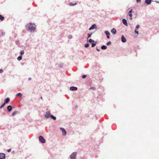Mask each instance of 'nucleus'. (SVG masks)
Returning a JSON list of instances; mask_svg holds the SVG:
<instances>
[{
    "mask_svg": "<svg viewBox=\"0 0 159 159\" xmlns=\"http://www.w3.org/2000/svg\"><path fill=\"white\" fill-rule=\"evenodd\" d=\"M10 101V98H8L4 100V103L5 104L7 103Z\"/></svg>",
    "mask_w": 159,
    "mask_h": 159,
    "instance_id": "obj_11",
    "label": "nucleus"
},
{
    "mask_svg": "<svg viewBox=\"0 0 159 159\" xmlns=\"http://www.w3.org/2000/svg\"><path fill=\"white\" fill-rule=\"evenodd\" d=\"M111 44V42L110 41H109L107 43V45L108 46V45H110Z\"/></svg>",
    "mask_w": 159,
    "mask_h": 159,
    "instance_id": "obj_30",
    "label": "nucleus"
},
{
    "mask_svg": "<svg viewBox=\"0 0 159 159\" xmlns=\"http://www.w3.org/2000/svg\"><path fill=\"white\" fill-rule=\"evenodd\" d=\"M96 50L98 51H100V50L97 48H96Z\"/></svg>",
    "mask_w": 159,
    "mask_h": 159,
    "instance_id": "obj_39",
    "label": "nucleus"
},
{
    "mask_svg": "<svg viewBox=\"0 0 159 159\" xmlns=\"http://www.w3.org/2000/svg\"><path fill=\"white\" fill-rule=\"evenodd\" d=\"M50 117L53 120H55L56 119V117L52 115H51Z\"/></svg>",
    "mask_w": 159,
    "mask_h": 159,
    "instance_id": "obj_16",
    "label": "nucleus"
},
{
    "mask_svg": "<svg viewBox=\"0 0 159 159\" xmlns=\"http://www.w3.org/2000/svg\"><path fill=\"white\" fill-rule=\"evenodd\" d=\"M22 94L20 93H19L17 94L16 95V96H20V97H21L22 96Z\"/></svg>",
    "mask_w": 159,
    "mask_h": 159,
    "instance_id": "obj_22",
    "label": "nucleus"
},
{
    "mask_svg": "<svg viewBox=\"0 0 159 159\" xmlns=\"http://www.w3.org/2000/svg\"><path fill=\"white\" fill-rule=\"evenodd\" d=\"M130 17V20H132V17Z\"/></svg>",
    "mask_w": 159,
    "mask_h": 159,
    "instance_id": "obj_43",
    "label": "nucleus"
},
{
    "mask_svg": "<svg viewBox=\"0 0 159 159\" xmlns=\"http://www.w3.org/2000/svg\"><path fill=\"white\" fill-rule=\"evenodd\" d=\"M31 80V78H28V80Z\"/></svg>",
    "mask_w": 159,
    "mask_h": 159,
    "instance_id": "obj_42",
    "label": "nucleus"
},
{
    "mask_svg": "<svg viewBox=\"0 0 159 159\" xmlns=\"http://www.w3.org/2000/svg\"><path fill=\"white\" fill-rule=\"evenodd\" d=\"M111 32L113 34H116V31L115 29L113 28L111 29Z\"/></svg>",
    "mask_w": 159,
    "mask_h": 159,
    "instance_id": "obj_13",
    "label": "nucleus"
},
{
    "mask_svg": "<svg viewBox=\"0 0 159 159\" xmlns=\"http://www.w3.org/2000/svg\"><path fill=\"white\" fill-rule=\"evenodd\" d=\"M39 140L43 143H44L45 142V140L42 136H40L39 137Z\"/></svg>",
    "mask_w": 159,
    "mask_h": 159,
    "instance_id": "obj_3",
    "label": "nucleus"
},
{
    "mask_svg": "<svg viewBox=\"0 0 159 159\" xmlns=\"http://www.w3.org/2000/svg\"><path fill=\"white\" fill-rule=\"evenodd\" d=\"M60 130L62 132L63 135V136L66 135V130H65V129L64 128H61V127L60 128Z\"/></svg>",
    "mask_w": 159,
    "mask_h": 159,
    "instance_id": "obj_5",
    "label": "nucleus"
},
{
    "mask_svg": "<svg viewBox=\"0 0 159 159\" xmlns=\"http://www.w3.org/2000/svg\"><path fill=\"white\" fill-rule=\"evenodd\" d=\"M22 59V57L21 56H19L17 58V60L19 61L21 60Z\"/></svg>",
    "mask_w": 159,
    "mask_h": 159,
    "instance_id": "obj_21",
    "label": "nucleus"
},
{
    "mask_svg": "<svg viewBox=\"0 0 159 159\" xmlns=\"http://www.w3.org/2000/svg\"><path fill=\"white\" fill-rule=\"evenodd\" d=\"M41 99H43L42 97H41Z\"/></svg>",
    "mask_w": 159,
    "mask_h": 159,
    "instance_id": "obj_45",
    "label": "nucleus"
},
{
    "mask_svg": "<svg viewBox=\"0 0 159 159\" xmlns=\"http://www.w3.org/2000/svg\"><path fill=\"white\" fill-rule=\"evenodd\" d=\"M51 115L50 112L49 111H48L46 112V114L44 116L46 119H47L50 117Z\"/></svg>",
    "mask_w": 159,
    "mask_h": 159,
    "instance_id": "obj_4",
    "label": "nucleus"
},
{
    "mask_svg": "<svg viewBox=\"0 0 159 159\" xmlns=\"http://www.w3.org/2000/svg\"><path fill=\"white\" fill-rule=\"evenodd\" d=\"M77 152H73L70 156V159H76Z\"/></svg>",
    "mask_w": 159,
    "mask_h": 159,
    "instance_id": "obj_2",
    "label": "nucleus"
},
{
    "mask_svg": "<svg viewBox=\"0 0 159 159\" xmlns=\"http://www.w3.org/2000/svg\"><path fill=\"white\" fill-rule=\"evenodd\" d=\"M5 34V33L4 32H2V36H4Z\"/></svg>",
    "mask_w": 159,
    "mask_h": 159,
    "instance_id": "obj_35",
    "label": "nucleus"
},
{
    "mask_svg": "<svg viewBox=\"0 0 159 159\" xmlns=\"http://www.w3.org/2000/svg\"><path fill=\"white\" fill-rule=\"evenodd\" d=\"M105 33L107 35H110L109 32L107 30L105 31Z\"/></svg>",
    "mask_w": 159,
    "mask_h": 159,
    "instance_id": "obj_20",
    "label": "nucleus"
},
{
    "mask_svg": "<svg viewBox=\"0 0 159 159\" xmlns=\"http://www.w3.org/2000/svg\"><path fill=\"white\" fill-rule=\"evenodd\" d=\"M70 89L71 91H76L77 89L76 87L71 86L70 88Z\"/></svg>",
    "mask_w": 159,
    "mask_h": 159,
    "instance_id": "obj_10",
    "label": "nucleus"
},
{
    "mask_svg": "<svg viewBox=\"0 0 159 159\" xmlns=\"http://www.w3.org/2000/svg\"><path fill=\"white\" fill-rule=\"evenodd\" d=\"M156 2L159 3V2L158 1H156Z\"/></svg>",
    "mask_w": 159,
    "mask_h": 159,
    "instance_id": "obj_44",
    "label": "nucleus"
},
{
    "mask_svg": "<svg viewBox=\"0 0 159 159\" xmlns=\"http://www.w3.org/2000/svg\"><path fill=\"white\" fill-rule=\"evenodd\" d=\"M5 105V104L4 103H3V104H2V105L0 107V109H1L2 108H3Z\"/></svg>",
    "mask_w": 159,
    "mask_h": 159,
    "instance_id": "obj_27",
    "label": "nucleus"
},
{
    "mask_svg": "<svg viewBox=\"0 0 159 159\" xmlns=\"http://www.w3.org/2000/svg\"><path fill=\"white\" fill-rule=\"evenodd\" d=\"M7 110L8 111L10 112L11 111L12 109V107L11 106H8L7 107Z\"/></svg>",
    "mask_w": 159,
    "mask_h": 159,
    "instance_id": "obj_14",
    "label": "nucleus"
},
{
    "mask_svg": "<svg viewBox=\"0 0 159 159\" xmlns=\"http://www.w3.org/2000/svg\"><path fill=\"white\" fill-rule=\"evenodd\" d=\"M16 44L19 43V41H16Z\"/></svg>",
    "mask_w": 159,
    "mask_h": 159,
    "instance_id": "obj_41",
    "label": "nucleus"
},
{
    "mask_svg": "<svg viewBox=\"0 0 159 159\" xmlns=\"http://www.w3.org/2000/svg\"><path fill=\"white\" fill-rule=\"evenodd\" d=\"M90 89H92L93 90H95L96 89V88L94 87H91L90 88Z\"/></svg>",
    "mask_w": 159,
    "mask_h": 159,
    "instance_id": "obj_31",
    "label": "nucleus"
},
{
    "mask_svg": "<svg viewBox=\"0 0 159 159\" xmlns=\"http://www.w3.org/2000/svg\"><path fill=\"white\" fill-rule=\"evenodd\" d=\"M96 42L94 43H92V47H93L96 45Z\"/></svg>",
    "mask_w": 159,
    "mask_h": 159,
    "instance_id": "obj_26",
    "label": "nucleus"
},
{
    "mask_svg": "<svg viewBox=\"0 0 159 159\" xmlns=\"http://www.w3.org/2000/svg\"><path fill=\"white\" fill-rule=\"evenodd\" d=\"M101 48L103 50L106 49L107 48V47L106 45H102V46Z\"/></svg>",
    "mask_w": 159,
    "mask_h": 159,
    "instance_id": "obj_17",
    "label": "nucleus"
},
{
    "mask_svg": "<svg viewBox=\"0 0 159 159\" xmlns=\"http://www.w3.org/2000/svg\"><path fill=\"white\" fill-rule=\"evenodd\" d=\"M4 17L2 15H0V20L2 21L4 19Z\"/></svg>",
    "mask_w": 159,
    "mask_h": 159,
    "instance_id": "obj_19",
    "label": "nucleus"
},
{
    "mask_svg": "<svg viewBox=\"0 0 159 159\" xmlns=\"http://www.w3.org/2000/svg\"><path fill=\"white\" fill-rule=\"evenodd\" d=\"M152 1V0H145V3L147 5H149L151 3Z\"/></svg>",
    "mask_w": 159,
    "mask_h": 159,
    "instance_id": "obj_8",
    "label": "nucleus"
},
{
    "mask_svg": "<svg viewBox=\"0 0 159 159\" xmlns=\"http://www.w3.org/2000/svg\"><path fill=\"white\" fill-rule=\"evenodd\" d=\"M17 112L16 111H15L12 114V116H14L17 114Z\"/></svg>",
    "mask_w": 159,
    "mask_h": 159,
    "instance_id": "obj_23",
    "label": "nucleus"
},
{
    "mask_svg": "<svg viewBox=\"0 0 159 159\" xmlns=\"http://www.w3.org/2000/svg\"><path fill=\"white\" fill-rule=\"evenodd\" d=\"M93 33H92L91 34H88V38H90L91 37V36L92 34Z\"/></svg>",
    "mask_w": 159,
    "mask_h": 159,
    "instance_id": "obj_25",
    "label": "nucleus"
},
{
    "mask_svg": "<svg viewBox=\"0 0 159 159\" xmlns=\"http://www.w3.org/2000/svg\"><path fill=\"white\" fill-rule=\"evenodd\" d=\"M5 155L4 153H0V159H5Z\"/></svg>",
    "mask_w": 159,
    "mask_h": 159,
    "instance_id": "obj_7",
    "label": "nucleus"
},
{
    "mask_svg": "<svg viewBox=\"0 0 159 159\" xmlns=\"http://www.w3.org/2000/svg\"><path fill=\"white\" fill-rule=\"evenodd\" d=\"M122 22L123 23V24L124 25H125L126 26H127V20L125 19H122Z\"/></svg>",
    "mask_w": 159,
    "mask_h": 159,
    "instance_id": "obj_12",
    "label": "nucleus"
},
{
    "mask_svg": "<svg viewBox=\"0 0 159 159\" xmlns=\"http://www.w3.org/2000/svg\"><path fill=\"white\" fill-rule=\"evenodd\" d=\"M3 72V70L2 69H0V73H2Z\"/></svg>",
    "mask_w": 159,
    "mask_h": 159,
    "instance_id": "obj_38",
    "label": "nucleus"
},
{
    "mask_svg": "<svg viewBox=\"0 0 159 159\" xmlns=\"http://www.w3.org/2000/svg\"><path fill=\"white\" fill-rule=\"evenodd\" d=\"M97 28V27L95 24H94L92 25V26L89 28V30H91L94 29H96Z\"/></svg>",
    "mask_w": 159,
    "mask_h": 159,
    "instance_id": "obj_6",
    "label": "nucleus"
},
{
    "mask_svg": "<svg viewBox=\"0 0 159 159\" xmlns=\"http://www.w3.org/2000/svg\"><path fill=\"white\" fill-rule=\"evenodd\" d=\"M11 149H9L7 150V151L8 152H9L11 151Z\"/></svg>",
    "mask_w": 159,
    "mask_h": 159,
    "instance_id": "obj_37",
    "label": "nucleus"
},
{
    "mask_svg": "<svg viewBox=\"0 0 159 159\" xmlns=\"http://www.w3.org/2000/svg\"><path fill=\"white\" fill-rule=\"evenodd\" d=\"M24 51L23 50H22L20 51V54H21V55H22L23 54H24Z\"/></svg>",
    "mask_w": 159,
    "mask_h": 159,
    "instance_id": "obj_28",
    "label": "nucleus"
},
{
    "mask_svg": "<svg viewBox=\"0 0 159 159\" xmlns=\"http://www.w3.org/2000/svg\"><path fill=\"white\" fill-rule=\"evenodd\" d=\"M139 25H136V29H138L139 27Z\"/></svg>",
    "mask_w": 159,
    "mask_h": 159,
    "instance_id": "obj_32",
    "label": "nucleus"
},
{
    "mask_svg": "<svg viewBox=\"0 0 159 159\" xmlns=\"http://www.w3.org/2000/svg\"><path fill=\"white\" fill-rule=\"evenodd\" d=\"M86 75H83L82 76V78H83V79H84L85 78H86Z\"/></svg>",
    "mask_w": 159,
    "mask_h": 159,
    "instance_id": "obj_33",
    "label": "nucleus"
},
{
    "mask_svg": "<svg viewBox=\"0 0 159 159\" xmlns=\"http://www.w3.org/2000/svg\"><path fill=\"white\" fill-rule=\"evenodd\" d=\"M88 41L90 43H91L92 42H94V41L93 40L91 39H89Z\"/></svg>",
    "mask_w": 159,
    "mask_h": 159,
    "instance_id": "obj_24",
    "label": "nucleus"
},
{
    "mask_svg": "<svg viewBox=\"0 0 159 159\" xmlns=\"http://www.w3.org/2000/svg\"><path fill=\"white\" fill-rule=\"evenodd\" d=\"M76 2H75V3H73L72 2H70L69 4V5L70 6H74V5H76Z\"/></svg>",
    "mask_w": 159,
    "mask_h": 159,
    "instance_id": "obj_18",
    "label": "nucleus"
},
{
    "mask_svg": "<svg viewBox=\"0 0 159 159\" xmlns=\"http://www.w3.org/2000/svg\"><path fill=\"white\" fill-rule=\"evenodd\" d=\"M141 0H136V2L137 3H139L141 2Z\"/></svg>",
    "mask_w": 159,
    "mask_h": 159,
    "instance_id": "obj_36",
    "label": "nucleus"
},
{
    "mask_svg": "<svg viewBox=\"0 0 159 159\" xmlns=\"http://www.w3.org/2000/svg\"><path fill=\"white\" fill-rule=\"evenodd\" d=\"M36 29L35 25L34 24L30 22L26 26V29L30 32H33Z\"/></svg>",
    "mask_w": 159,
    "mask_h": 159,
    "instance_id": "obj_1",
    "label": "nucleus"
},
{
    "mask_svg": "<svg viewBox=\"0 0 159 159\" xmlns=\"http://www.w3.org/2000/svg\"><path fill=\"white\" fill-rule=\"evenodd\" d=\"M109 35H107V38H108V39H109L110 38V36H109Z\"/></svg>",
    "mask_w": 159,
    "mask_h": 159,
    "instance_id": "obj_40",
    "label": "nucleus"
},
{
    "mask_svg": "<svg viewBox=\"0 0 159 159\" xmlns=\"http://www.w3.org/2000/svg\"><path fill=\"white\" fill-rule=\"evenodd\" d=\"M121 41L123 43H125L126 41V38L124 37L123 35H122L121 37Z\"/></svg>",
    "mask_w": 159,
    "mask_h": 159,
    "instance_id": "obj_9",
    "label": "nucleus"
},
{
    "mask_svg": "<svg viewBox=\"0 0 159 159\" xmlns=\"http://www.w3.org/2000/svg\"><path fill=\"white\" fill-rule=\"evenodd\" d=\"M134 32L135 33L137 34H139V32L136 29H135L134 31Z\"/></svg>",
    "mask_w": 159,
    "mask_h": 159,
    "instance_id": "obj_34",
    "label": "nucleus"
},
{
    "mask_svg": "<svg viewBox=\"0 0 159 159\" xmlns=\"http://www.w3.org/2000/svg\"><path fill=\"white\" fill-rule=\"evenodd\" d=\"M133 11L132 9H131V10L128 12V15L130 17H132V12Z\"/></svg>",
    "mask_w": 159,
    "mask_h": 159,
    "instance_id": "obj_15",
    "label": "nucleus"
},
{
    "mask_svg": "<svg viewBox=\"0 0 159 159\" xmlns=\"http://www.w3.org/2000/svg\"><path fill=\"white\" fill-rule=\"evenodd\" d=\"M84 46L86 48H88L89 46V43H86L84 45Z\"/></svg>",
    "mask_w": 159,
    "mask_h": 159,
    "instance_id": "obj_29",
    "label": "nucleus"
}]
</instances>
